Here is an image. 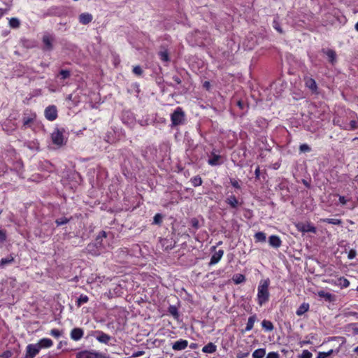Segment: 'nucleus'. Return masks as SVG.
I'll return each instance as SVG.
<instances>
[{
    "mask_svg": "<svg viewBox=\"0 0 358 358\" xmlns=\"http://www.w3.org/2000/svg\"><path fill=\"white\" fill-rule=\"evenodd\" d=\"M222 163V157L220 155H217L214 152H212L210 157L208 160V164L212 166H215L220 165Z\"/></svg>",
    "mask_w": 358,
    "mask_h": 358,
    "instance_id": "ddd939ff",
    "label": "nucleus"
},
{
    "mask_svg": "<svg viewBox=\"0 0 358 358\" xmlns=\"http://www.w3.org/2000/svg\"><path fill=\"white\" fill-rule=\"evenodd\" d=\"M310 341H300L299 342V345L301 347L305 345H308V344H310Z\"/></svg>",
    "mask_w": 358,
    "mask_h": 358,
    "instance_id": "0e129e2a",
    "label": "nucleus"
},
{
    "mask_svg": "<svg viewBox=\"0 0 358 358\" xmlns=\"http://www.w3.org/2000/svg\"><path fill=\"white\" fill-rule=\"evenodd\" d=\"M107 234L105 231H101L98 236H96V241H95V245L98 247L102 246V241L103 238H106Z\"/></svg>",
    "mask_w": 358,
    "mask_h": 358,
    "instance_id": "a878e982",
    "label": "nucleus"
},
{
    "mask_svg": "<svg viewBox=\"0 0 358 358\" xmlns=\"http://www.w3.org/2000/svg\"><path fill=\"white\" fill-rule=\"evenodd\" d=\"M53 41H54V37L52 35H50L49 34H44L42 38V41L44 45L43 50H48V51L52 50L53 49V45H52Z\"/></svg>",
    "mask_w": 358,
    "mask_h": 358,
    "instance_id": "9d476101",
    "label": "nucleus"
},
{
    "mask_svg": "<svg viewBox=\"0 0 358 358\" xmlns=\"http://www.w3.org/2000/svg\"><path fill=\"white\" fill-rule=\"evenodd\" d=\"M303 80L306 87L309 89L311 91V92L314 94H319L318 87L315 79L309 76H305Z\"/></svg>",
    "mask_w": 358,
    "mask_h": 358,
    "instance_id": "0eeeda50",
    "label": "nucleus"
},
{
    "mask_svg": "<svg viewBox=\"0 0 358 358\" xmlns=\"http://www.w3.org/2000/svg\"><path fill=\"white\" fill-rule=\"evenodd\" d=\"M65 130L64 128H56L51 134L52 142L54 145L62 147L66 143L64 140V134Z\"/></svg>",
    "mask_w": 358,
    "mask_h": 358,
    "instance_id": "20e7f679",
    "label": "nucleus"
},
{
    "mask_svg": "<svg viewBox=\"0 0 358 358\" xmlns=\"http://www.w3.org/2000/svg\"><path fill=\"white\" fill-rule=\"evenodd\" d=\"M249 354H250L249 352L240 351L236 354V358H245L249 355Z\"/></svg>",
    "mask_w": 358,
    "mask_h": 358,
    "instance_id": "09e8293b",
    "label": "nucleus"
},
{
    "mask_svg": "<svg viewBox=\"0 0 358 358\" xmlns=\"http://www.w3.org/2000/svg\"><path fill=\"white\" fill-rule=\"evenodd\" d=\"M89 301V297L87 295L81 294L76 300V304L78 307H80L83 304Z\"/></svg>",
    "mask_w": 358,
    "mask_h": 358,
    "instance_id": "7c9ffc66",
    "label": "nucleus"
},
{
    "mask_svg": "<svg viewBox=\"0 0 358 358\" xmlns=\"http://www.w3.org/2000/svg\"><path fill=\"white\" fill-rule=\"evenodd\" d=\"M350 126L351 130H355L358 128V123L356 120H351L350 122Z\"/></svg>",
    "mask_w": 358,
    "mask_h": 358,
    "instance_id": "864d4df0",
    "label": "nucleus"
},
{
    "mask_svg": "<svg viewBox=\"0 0 358 358\" xmlns=\"http://www.w3.org/2000/svg\"><path fill=\"white\" fill-rule=\"evenodd\" d=\"M45 118L49 121H54L58 117V110L55 105H50L46 107L44 111Z\"/></svg>",
    "mask_w": 358,
    "mask_h": 358,
    "instance_id": "423d86ee",
    "label": "nucleus"
},
{
    "mask_svg": "<svg viewBox=\"0 0 358 358\" xmlns=\"http://www.w3.org/2000/svg\"><path fill=\"white\" fill-rule=\"evenodd\" d=\"M6 239V233L5 230L0 229V241H5Z\"/></svg>",
    "mask_w": 358,
    "mask_h": 358,
    "instance_id": "5fc2aeb1",
    "label": "nucleus"
},
{
    "mask_svg": "<svg viewBox=\"0 0 358 358\" xmlns=\"http://www.w3.org/2000/svg\"><path fill=\"white\" fill-rule=\"evenodd\" d=\"M15 257L13 254H10L8 257L2 258L0 260V267L3 268L5 266L14 262Z\"/></svg>",
    "mask_w": 358,
    "mask_h": 358,
    "instance_id": "5701e85b",
    "label": "nucleus"
},
{
    "mask_svg": "<svg viewBox=\"0 0 358 358\" xmlns=\"http://www.w3.org/2000/svg\"><path fill=\"white\" fill-rule=\"evenodd\" d=\"M326 55L329 58V62L334 64L336 62V52L333 50L329 49L326 51Z\"/></svg>",
    "mask_w": 358,
    "mask_h": 358,
    "instance_id": "473e14b6",
    "label": "nucleus"
},
{
    "mask_svg": "<svg viewBox=\"0 0 358 358\" xmlns=\"http://www.w3.org/2000/svg\"><path fill=\"white\" fill-rule=\"evenodd\" d=\"M191 225L192 227H194L196 229H199V220L196 218L192 219L191 220Z\"/></svg>",
    "mask_w": 358,
    "mask_h": 358,
    "instance_id": "8fccbe9b",
    "label": "nucleus"
},
{
    "mask_svg": "<svg viewBox=\"0 0 358 358\" xmlns=\"http://www.w3.org/2000/svg\"><path fill=\"white\" fill-rule=\"evenodd\" d=\"M189 348L191 349H196L198 348V344L197 343H192L190 345H189Z\"/></svg>",
    "mask_w": 358,
    "mask_h": 358,
    "instance_id": "69168bd1",
    "label": "nucleus"
},
{
    "mask_svg": "<svg viewBox=\"0 0 358 358\" xmlns=\"http://www.w3.org/2000/svg\"><path fill=\"white\" fill-rule=\"evenodd\" d=\"M90 336L94 337L99 343L108 345L112 337L102 331L96 330L92 331Z\"/></svg>",
    "mask_w": 358,
    "mask_h": 358,
    "instance_id": "39448f33",
    "label": "nucleus"
},
{
    "mask_svg": "<svg viewBox=\"0 0 358 358\" xmlns=\"http://www.w3.org/2000/svg\"><path fill=\"white\" fill-rule=\"evenodd\" d=\"M63 331L58 329H52L50 331V335L55 338H58L63 335Z\"/></svg>",
    "mask_w": 358,
    "mask_h": 358,
    "instance_id": "4c0bfd02",
    "label": "nucleus"
},
{
    "mask_svg": "<svg viewBox=\"0 0 358 358\" xmlns=\"http://www.w3.org/2000/svg\"><path fill=\"white\" fill-rule=\"evenodd\" d=\"M84 331L81 328H73L70 333L71 338L75 341H78L83 336Z\"/></svg>",
    "mask_w": 358,
    "mask_h": 358,
    "instance_id": "2eb2a0df",
    "label": "nucleus"
},
{
    "mask_svg": "<svg viewBox=\"0 0 358 358\" xmlns=\"http://www.w3.org/2000/svg\"><path fill=\"white\" fill-rule=\"evenodd\" d=\"M188 346V341L184 339H180L174 342L172 345V349L175 351L185 350Z\"/></svg>",
    "mask_w": 358,
    "mask_h": 358,
    "instance_id": "4468645a",
    "label": "nucleus"
},
{
    "mask_svg": "<svg viewBox=\"0 0 358 358\" xmlns=\"http://www.w3.org/2000/svg\"><path fill=\"white\" fill-rule=\"evenodd\" d=\"M39 346V349L41 348H49L53 345V342L51 339L48 338H43L39 340L38 343H36Z\"/></svg>",
    "mask_w": 358,
    "mask_h": 358,
    "instance_id": "6ab92c4d",
    "label": "nucleus"
},
{
    "mask_svg": "<svg viewBox=\"0 0 358 358\" xmlns=\"http://www.w3.org/2000/svg\"><path fill=\"white\" fill-rule=\"evenodd\" d=\"M158 55L162 62H169L170 61L169 53L167 50L159 51Z\"/></svg>",
    "mask_w": 358,
    "mask_h": 358,
    "instance_id": "cd10ccee",
    "label": "nucleus"
},
{
    "mask_svg": "<svg viewBox=\"0 0 358 358\" xmlns=\"http://www.w3.org/2000/svg\"><path fill=\"white\" fill-rule=\"evenodd\" d=\"M336 284L341 288H347L350 286V281L346 278L342 276L338 278Z\"/></svg>",
    "mask_w": 358,
    "mask_h": 358,
    "instance_id": "393cba45",
    "label": "nucleus"
},
{
    "mask_svg": "<svg viewBox=\"0 0 358 358\" xmlns=\"http://www.w3.org/2000/svg\"><path fill=\"white\" fill-rule=\"evenodd\" d=\"M245 280V276L243 274H236L233 276V281L236 285L244 282Z\"/></svg>",
    "mask_w": 358,
    "mask_h": 358,
    "instance_id": "f704fd0d",
    "label": "nucleus"
},
{
    "mask_svg": "<svg viewBox=\"0 0 358 358\" xmlns=\"http://www.w3.org/2000/svg\"><path fill=\"white\" fill-rule=\"evenodd\" d=\"M203 87L207 90H209L210 88V83L209 81H205L203 83Z\"/></svg>",
    "mask_w": 358,
    "mask_h": 358,
    "instance_id": "052dcab7",
    "label": "nucleus"
},
{
    "mask_svg": "<svg viewBox=\"0 0 358 358\" xmlns=\"http://www.w3.org/2000/svg\"><path fill=\"white\" fill-rule=\"evenodd\" d=\"M78 19L80 24L86 25L92 21L93 17L90 13H83L79 15Z\"/></svg>",
    "mask_w": 358,
    "mask_h": 358,
    "instance_id": "f3484780",
    "label": "nucleus"
},
{
    "mask_svg": "<svg viewBox=\"0 0 358 358\" xmlns=\"http://www.w3.org/2000/svg\"><path fill=\"white\" fill-rule=\"evenodd\" d=\"M299 150L301 152H308L311 150V148L307 144H301L299 146Z\"/></svg>",
    "mask_w": 358,
    "mask_h": 358,
    "instance_id": "37998d69",
    "label": "nucleus"
},
{
    "mask_svg": "<svg viewBox=\"0 0 358 358\" xmlns=\"http://www.w3.org/2000/svg\"><path fill=\"white\" fill-rule=\"evenodd\" d=\"M355 28L358 31V22L355 24Z\"/></svg>",
    "mask_w": 358,
    "mask_h": 358,
    "instance_id": "774afa93",
    "label": "nucleus"
},
{
    "mask_svg": "<svg viewBox=\"0 0 358 358\" xmlns=\"http://www.w3.org/2000/svg\"><path fill=\"white\" fill-rule=\"evenodd\" d=\"M256 320L257 315L255 314L250 316L248 320L246 327L245 328V331H250V330H252L254 327V324L256 322Z\"/></svg>",
    "mask_w": 358,
    "mask_h": 358,
    "instance_id": "412c9836",
    "label": "nucleus"
},
{
    "mask_svg": "<svg viewBox=\"0 0 358 358\" xmlns=\"http://www.w3.org/2000/svg\"><path fill=\"white\" fill-rule=\"evenodd\" d=\"M273 28L278 31L279 33L282 34V29H281L278 22L277 20H273Z\"/></svg>",
    "mask_w": 358,
    "mask_h": 358,
    "instance_id": "a18cd8bd",
    "label": "nucleus"
},
{
    "mask_svg": "<svg viewBox=\"0 0 358 358\" xmlns=\"http://www.w3.org/2000/svg\"><path fill=\"white\" fill-rule=\"evenodd\" d=\"M168 312L173 317L174 319L178 320L180 315L178 308L175 306H170L168 308Z\"/></svg>",
    "mask_w": 358,
    "mask_h": 358,
    "instance_id": "2f4dec72",
    "label": "nucleus"
},
{
    "mask_svg": "<svg viewBox=\"0 0 358 358\" xmlns=\"http://www.w3.org/2000/svg\"><path fill=\"white\" fill-rule=\"evenodd\" d=\"M101 356L99 353L88 351V350H83L78 352L76 354V358H101Z\"/></svg>",
    "mask_w": 358,
    "mask_h": 358,
    "instance_id": "f8f14e48",
    "label": "nucleus"
},
{
    "mask_svg": "<svg viewBox=\"0 0 358 358\" xmlns=\"http://www.w3.org/2000/svg\"><path fill=\"white\" fill-rule=\"evenodd\" d=\"M70 221V219L65 217L58 218L55 220L57 226H61L67 224Z\"/></svg>",
    "mask_w": 358,
    "mask_h": 358,
    "instance_id": "a19ab883",
    "label": "nucleus"
},
{
    "mask_svg": "<svg viewBox=\"0 0 358 358\" xmlns=\"http://www.w3.org/2000/svg\"><path fill=\"white\" fill-rule=\"evenodd\" d=\"M320 221L322 222H326L334 225H341L342 224V220L341 219L324 218L321 219Z\"/></svg>",
    "mask_w": 358,
    "mask_h": 358,
    "instance_id": "c756f323",
    "label": "nucleus"
},
{
    "mask_svg": "<svg viewBox=\"0 0 358 358\" xmlns=\"http://www.w3.org/2000/svg\"><path fill=\"white\" fill-rule=\"evenodd\" d=\"M36 113L31 110L27 109L22 114V128H31L36 120Z\"/></svg>",
    "mask_w": 358,
    "mask_h": 358,
    "instance_id": "7ed1b4c3",
    "label": "nucleus"
},
{
    "mask_svg": "<svg viewBox=\"0 0 358 358\" xmlns=\"http://www.w3.org/2000/svg\"><path fill=\"white\" fill-rule=\"evenodd\" d=\"M334 352V351L332 349L329 350L328 352H326V353L327 354L328 357L331 356Z\"/></svg>",
    "mask_w": 358,
    "mask_h": 358,
    "instance_id": "338daca9",
    "label": "nucleus"
},
{
    "mask_svg": "<svg viewBox=\"0 0 358 358\" xmlns=\"http://www.w3.org/2000/svg\"><path fill=\"white\" fill-rule=\"evenodd\" d=\"M269 245L275 248H278L282 245L280 238L277 235H271L268 238Z\"/></svg>",
    "mask_w": 358,
    "mask_h": 358,
    "instance_id": "dca6fc26",
    "label": "nucleus"
},
{
    "mask_svg": "<svg viewBox=\"0 0 358 358\" xmlns=\"http://www.w3.org/2000/svg\"><path fill=\"white\" fill-rule=\"evenodd\" d=\"M190 182L194 187H199L202 185L203 180L199 176H196L190 179Z\"/></svg>",
    "mask_w": 358,
    "mask_h": 358,
    "instance_id": "c9c22d12",
    "label": "nucleus"
},
{
    "mask_svg": "<svg viewBox=\"0 0 358 358\" xmlns=\"http://www.w3.org/2000/svg\"><path fill=\"white\" fill-rule=\"evenodd\" d=\"M9 25L12 28H18L20 25V20L17 18L12 17L9 20Z\"/></svg>",
    "mask_w": 358,
    "mask_h": 358,
    "instance_id": "ea45409f",
    "label": "nucleus"
},
{
    "mask_svg": "<svg viewBox=\"0 0 358 358\" xmlns=\"http://www.w3.org/2000/svg\"><path fill=\"white\" fill-rule=\"evenodd\" d=\"M132 72L137 76H141L143 71L139 65H137L133 67Z\"/></svg>",
    "mask_w": 358,
    "mask_h": 358,
    "instance_id": "79ce46f5",
    "label": "nucleus"
},
{
    "mask_svg": "<svg viewBox=\"0 0 358 358\" xmlns=\"http://www.w3.org/2000/svg\"><path fill=\"white\" fill-rule=\"evenodd\" d=\"M269 285H270V280L269 278L261 280L258 287H257V303L262 306L265 303H266L270 299V293H269Z\"/></svg>",
    "mask_w": 358,
    "mask_h": 358,
    "instance_id": "f257e3e1",
    "label": "nucleus"
},
{
    "mask_svg": "<svg viewBox=\"0 0 358 358\" xmlns=\"http://www.w3.org/2000/svg\"><path fill=\"white\" fill-rule=\"evenodd\" d=\"M230 183L231 184V185L236 188V189H241V185L239 184V182L235 179H231L230 180Z\"/></svg>",
    "mask_w": 358,
    "mask_h": 358,
    "instance_id": "de8ad7c7",
    "label": "nucleus"
},
{
    "mask_svg": "<svg viewBox=\"0 0 358 358\" xmlns=\"http://www.w3.org/2000/svg\"><path fill=\"white\" fill-rule=\"evenodd\" d=\"M262 327L266 331H271L274 329L273 324L271 321L266 320H264L262 322Z\"/></svg>",
    "mask_w": 358,
    "mask_h": 358,
    "instance_id": "bb28decb",
    "label": "nucleus"
},
{
    "mask_svg": "<svg viewBox=\"0 0 358 358\" xmlns=\"http://www.w3.org/2000/svg\"><path fill=\"white\" fill-rule=\"evenodd\" d=\"M266 358H280V355L277 352H268Z\"/></svg>",
    "mask_w": 358,
    "mask_h": 358,
    "instance_id": "3c124183",
    "label": "nucleus"
},
{
    "mask_svg": "<svg viewBox=\"0 0 358 358\" xmlns=\"http://www.w3.org/2000/svg\"><path fill=\"white\" fill-rule=\"evenodd\" d=\"M58 76L61 80H65L71 76V72L69 70L62 69L59 71Z\"/></svg>",
    "mask_w": 358,
    "mask_h": 358,
    "instance_id": "58836bf2",
    "label": "nucleus"
},
{
    "mask_svg": "<svg viewBox=\"0 0 358 358\" xmlns=\"http://www.w3.org/2000/svg\"><path fill=\"white\" fill-rule=\"evenodd\" d=\"M217 346L213 343H208L203 347L202 352L204 353H213L216 352Z\"/></svg>",
    "mask_w": 358,
    "mask_h": 358,
    "instance_id": "4be33fe9",
    "label": "nucleus"
},
{
    "mask_svg": "<svg viewBox=\"0 0 358 358\" xmlns=\"http://www.w3.org/2000/svg\"><path fill=\"white\" fill-rule=\"evenodd\" d=\"M12 355H13V352H12L11 351H10V350H6V351H4V352L1 354V357L2 358H10V357H12Z\"/></svg>",
    "mask_w": 358,
    "mask_h": 358,
    "instance_id": "603ef678",
    "label": "nucleus"
},
{
    "mask_svg": "<svg viewBox=\"0 0 358 358\" xmlns=\"http://www.w3.org/2000/svg\"><path fill=\"white\" fill-rule=\"evenodd\" d=\"M328 355L326 352H319L317 358H327Z\"/></svg>",
    "mask_w": 358,
    "mask_h": 358,
    "instance_id": "13d9d810",
    "label": "nucleus"
},
{
    "mask_svg": "<svg viewBox=\"0 0 358 358\" xmlns=\"http://www.w3.org/2000/svg\"><path fill=\"white\" fill-rule=\"evenodd\" d=\"M357 256V252L354 249H351L349 252H348V258L349 259H352L354 258H355Z\"/></svg>",
    "mask_w": 358,
    "mask_h": 358,
    "instance_id": "49530a36",
    "label": "nucleus"
},
{
    "mask_svg": "<svg viewBox=\"0 0 358 358\" xmlns=\"http://www.w3.org/2000/svg\"><path fill=\"white\" fill-rule=\"evenodd\" d=\"M237 106H238V108L240 109L243 110L244 108L245 104H244L243 101H242L241 100H238L237 101Z\"/></svg>",
    "mask_w": 358,
    "mask_h": 358,
    "instance_id": "680f3d73",
    "label": "nucleus"
},
{
    "mask_svg": "<svg viewBox=\"0 0 358 358\" xmlns=\"http://www.w3.org/2000/svg\"><path fill=\"white\" fill-rule=\"evenodd\" d=\"M255 178L257 180H259L260 178V168L259 166H257V168L255 171Z\"/></svg>",
    "mask_w": 358,
    "mask_h": 358,
    "instance_id": "6e6d98bb",
    "label": "nucleus"
},
{
    "mask_svg": "<svg viewBox=\"0 0 358 358\" xmlns=\"http://www.w3.org/2000/svg\"><path fill=\"white\" fill-rule=\"evenodd\" d=\"M222 241H219L218 243H217L216 245L212 246V247L210 248V251H211V252L215 251V250H216L217 247V246H219V245H222Z\"/></svg>",
    "mask_w": 358,
    "mask_h": 358,
    "instance_id": "e2e57ef3",
    "label": "nucleus"
},
{
    "mask_svg": "<svg viewBox=\"0 0 358 358\" xmlns=\"http://www.w3.org/2000/svg\"><path fill=\"white\" fill-rule=\"evenodd\" d=\"M338 200L342 205H345L348 202V200L344 196H339Z\"/></svg>",
    "mask_w": 358,
    "mask_h": 358,
    "instance_id": "4d7b16f0",
    "label": "nucleus"
},
{
    "mask_svg": "<svg viewBox=\"0 0 358 358\" xmlns=\"http://www.w3.org/2000/svg\"><path fill=\"white\" fill-rule=\"evenodd\" d=\"M39 352V346L36 344H29L26 347V353L24 358H34Z\"/></svg>",
    "mask_w": 358,
    "mask_h": 358,
    "instance_id": "1a4fd4ad",
    "label": "nucleus"
},
{
    "mask_svg": "<svg viewBox=\"0 0 358 358\" xmlns=\"http://www.w3.org/2000/svg\"><path fill=\"white\" fill-rule=\"evenodd\" d=\"M313 355L308 350H303L301 355H300V358H312Z\"/></svg>",
    "mask_w": 358,
    "mask_h": 358,
    "instance_id": "c03bdc74",
    "label": "nucleus"
},
{
    "mask_svg": "<svg viewBox=\"0 0 358 358\" xmlns=\"http://www.w3.org/2000/svg\"><path fill=\"white\" fill-rule=\"evenodd\" d=\"M185 120V114L181 107H177L171 115V127L182 124Z\"/></svg>",
    "mask_w": 358,
    "mask_h": 358,
    "instance_id": "f03ea898",
    "label": "nucleus"
},
{
    "mask_svg": "<svg viewBox=\"0 0 358 358\" xmlns=\"http://www.w3.org/2000/svg\"><path fill=\"white\" fill-rule=\"evenodd\" d=\"M295 227L299 231L302 233L311 232L315 234L317 232L316 227L310 223L298 222Z\"/></svg>",
    "mask_w": 358,
    "mask_h": 358,
    "instance_id": "6e6552de",
    "label": "nucleus"
},
{
    "mask_svg": "<svg viewBox=\"0 0 358 358\" xmlns=\"http://www.w3.org/2000/svg\"><path fill=\"white\" fill-rule=\"evenodd\" d=\"M309 308H310V306H309V304L308 303H303L302 304H301V306L296 310V314L298 316H301L305 313L308 311Z\"/></svg>",
    "mask_w": 358,
    "mask_h": 358,
    "instance_id": "b1692460",
    "label": "nucleus"
},
{
    "mask_svg": "<svg viewBox=\"0 0 358 358\" xmlns=\"http://www.w3.org/2000/svg\"><path fill=\"white\" fill-rule=\"evenodd\" d=\"M173 78V80L174 82H176V83L177 84H178V85H179V84H180V83H182V80H181L180 78V77H178V76H173V78Z\"/></svg>",
    "mask_w": 358,
    "mask_h": 358,
    "instance_id": "bf43d9fd",
    "label": "nucleus"
},
{
    "mask_svg": "<svg viewBox=\"0 0 358 358\" xmlns=\"http://www.w3.org/2000/svg\"><path fill=\"white\" fill-rule=\"evenodd\" d=\"M162 222H163V216H162V215L160 214V213L155 214V215L153 217L152 224L160 226V225H162Z\"/></svg>",
    "mask_w": 358,
    "mask_h": 358,
    "instance_id": "e433bc0d",
    "label": "nucleus"
},
{
    "mask_svg": "<svg viewBox=\"0 0 358 358\" xmlns=\"http://www.w3.org/2000/svg\"><path fill=\"white\" fill-rule=\"evenodd\" d=\"M254 237L255 242H265L266 239V234L262 231L255 233Z\"/></svg>",
    "mask_w": 358,
    "mask_h": 358,
    "instance_id": "72a5a7b5",
    "label": "nucleus"
},
{
    "mask_svg": "<svg viewBox=\"0 0 358 358\" xmlns=\"http://www.w3.org/2000/svg\"><path fill=\"white\" fill-rule=\"evenodd\" d=\"M318 296L323 298L326 301L331 302L334 300V296L329 292H326L324 290L318 291Z\"/></svg>",
    "mask_w": 358,
    "mask_h": 358,
    "instance_id": "aec40b11",
    "label": "nucleus"
},
{
    "mask_svg": "<svg viewBox=\"0 0 358 358\" xmlns=\"http://www.w3.org/2000/svg\"><path fill=\"white\" fill-rule=\"evenodd\" d=\"M225 202L232 208H237L240 204L238 200L234 194L229 196L226 199Z\"/></svg>",
    "mask_w": 358,
    "mask_h": 358,
    "instance_id": "a211bd4d",
    "label": "nucleus"
},
{
    "mask_svg": "<svg viewBox=\"0 0 358 358\" xmlns=\"http://www.w3.org/2000/svg\"><path fill=\"white\" fill-rule=\"evenodd\" d=\"M213 254L210 258V260L208 263L209 266H213L217 264L222 258L224 255V250L220 249L217 251L216 250L213 252Z\"/></svg>",
    "mask_w": 358,
    "mask_h": 358,
    "instance_id": "9b49d317",
    "label": "nucleus"
},
{
    "mask_svg": "<svg viewBox=\"0 0 358 358\" xmlns=\"http://www.w3.org/2000/svg\"><path fill=\"white\" fill-rule=\"evenodd\" d=\"M266 355V349L265 348H259L255 350L252 357V358H263Z\"/></svg>",
    "mask_w": 358,
    "mask_h": 358,
    "instance_id": "c85d7f7f",
    "label": "nucleus"
}]
</instances>
